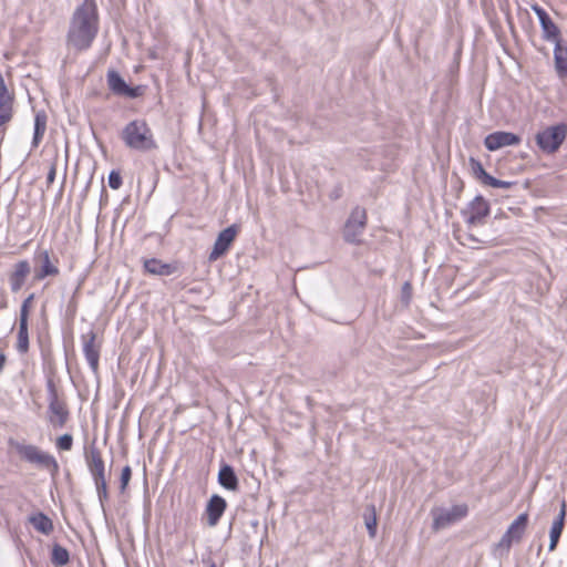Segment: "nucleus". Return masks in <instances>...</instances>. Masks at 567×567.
I'll use <instances>...</instances> for the list:
<instances>
[{"mask_svg":"<svg viewBox=\"0 0 567 567\" xmlns=\"http://www.w3.org/2000/svg\"><path fill=\"white\" fill-rule=\"evenodd\" d=\"M555 69L560 76L567 75V47L557 42L554 52Z\"/></svg>","mask_w":567,"mask_h":567,"instance_id":"nucleus-23","label":"nucleus"},{"mask_svg":"<svg viewBox=\"0 0 567 567\" xmlns=\"http://www.w3.org/2000/svg\"><path fill=\"white\" fill-rule=\"evenodd\" d=\"M104 228V218L103 216L101 215V213L99 214L97 216V219H96V243H100L102 240V230Z\"/></svg>","mask_w":567,"mask_h":567,"instance_id":"nucleus-35","label":"nucleus"},{"mask_svg":"<svg viewBox=\"0 0 567 567\" xmlns=\"http://www.w3.org/2000/svg\"><path fill=\"white\" fill-rule=\"evenodd\" d=\"M218 481L221 486L230 491H235L238 485L237 477L233 468L228 465H225L220 468L218 474Z\"/></svg>","mask_w":567,"mask_h":567,"instance_id":"nucleus-25","label":"nucleus"},{"mask_svg":"<svg viewBox=\"0 0 567 567\" xmlns=\"http://www.w3.org/2000/svg\"><path fill=\"white\" fill-rule=\"evenodd\" d=\"M226 501L217 494L213 495L208 499L205 507V518L209 527H215L218 524L220 517L226 511Z\"/></svg>","mask_w":567,"mask_h":567,"instance_id":"nucleus-11","label":"nucleus"},{"mask_svg":"<svg viewBox=\"0 0 567 567\" xmlns=\"http://www.w3.org/2000/svg\"><path fill=\"white\" fill-rule=\"evenodd\" d=\"M47 390L49 400V422L52 424L53 427L61 429L68 421L69 411L66 409L65 403L59 399L56 388L52 380H48Z\"/></svg>","mask_w":567,"mask_h":567,"instance_id":"nucleus-7","label":"nucleus"},{"mask_svg":"<svg viewBox=\"0 0 567 567\" xmlns=\"http://www.w3.org/2000/svg\"><path fill=\"white\" fill-rule=\"evenodd\" d=\"M237 235V228L235 226H230L221 230L215 241L214 248L210 252L209 259L216 260L220 256H223L235 240Z\"/></svg>","mask_w":567,"mask_h":567,"instance_id":"nucleus-14","label":"nucleus"},{"mask_svg":"<svg viewBox=\"0 0 567 567\" xmlns=\"http://www.w3.org/2000/svg\"><path fill=\"white\" fill-rule=\"evenodd\" d=\"M520 142L519 136L509 132H495L485 137L484 144L487 150L494 152L505 146L516 145Z\"/></svg>","mask_w":567,"mask_h":567,"instance_id":"nucleus-13","label":"nucleus"},{"mask_svg":"<svg viewBox=\"0 0 567 567\" xmlns=\"http://www.w3.org/2000/svg\"><path fill=\"white\" fill-rule=\"evenodd\" d=\"M83 352L90 369L96 373L99 369L100 348L95 344V336L91 332L83 336Z\"/></svg>","mask_w":567,"mask_h":567,"instance_id":"nucleus-17","label":"nucleus"},{"mask_svg":"<svg viewBox=\"0 0 567 567\" xmlns=\"http://www.w3.org/2000/svg\"><path fill=\"white\" fill-rule=\"evenodd\" d=\"M467 213L470 223H478L488 215L489 205L482 196H477L470 204Z\"/></svg>","mask_w":567,"mask_h":567,"instance_id":"nucleus-19","label":"nucleus"},{"mask_svg":"<svg viewBox=\"0 0 567 567\" xmlns=\"http://www.w3.org/2000/svg\"><path fill=\"white\" fill-rule=\"evenodd\" d=\"M86 463L96 485L103 514L106 517V507L104 503L106 501V478L104 476V461L100 451L92 447L86 452Z\"/></svg>","mask_w":567,"mask_h":567,"instance_id":"nucleus-5","label":"nucleus"},{"mask_svg":"<svg viewBox=\"0 0 567 567\" xmlns=\"http://www.w3.org/2000/svg\"><path fill=\"white\" fill-rule=\"evenodd\" d=\"M468 507L466 504H455L451 506H437L432 509V528L435 532L447 528L456 522L466 517Z\"/></svg>","mask_w":567,"mask_h":567,"instance_id":"nucleus-3","label":"nucleus"},{"mask_svg":"<svg viewBox=\"0 0 567 567\" xmlns=\"http://www.w3.org/2000/svg\"><path fill=\"white\" fill-rule=\"evenodd\" d=\"M121 185H122V178H121L120 174L116 172H112L109 175V186L112 187L113 189H117V188H120Z\"/></svg>","mask_w":567,"mask_h":567,"instance_id":"nucleus-32","label":"nucleus"},{"mask_svg":"<svg viewBox=\"0 0 567 567\" xmlns=\"http://www.w3.org/2000/svg\"><path fill=\"white\" fill-rule=\"evenodd\" d=\"M109 87L126 97H137L143 94L142 86L131 87L117 74H109Z\"/></svg>","mask_w":567,"mask_h":567,"instance_id":"nucleus-18","label":"nucleus"},{"mask_svg":"<svg viewBox=\"0 0 567 567\" xmlns=\"http://www.w3.org/2000/svg\"><path fill=\"white\" fill-rule=\"evenodd\" d=\"M145 270L155 276H169L176 271V267L172 264L163 262L158 259H148L144 262Z\"/></svg>","mask_w":567,"mask_h":567,"instance_id":"nucleus-20","label":"nucleus"},{"mask_svg":"<svg viewBox=\"0 0 567 567\" xmlns=\"http://www.w3.org/2000/svg\"><path fill=\"white\" fill-rule=\"evenodd\" d=\"M99 32V12L95 0H84L74 10L69 30L66 44L76 51L87 50Z\"/></svg>","mask_w":567,"mask_h":567,"instance_id":"nucleus-1","label":"nucleus"},{"mask_svg":"<svg viewBox=\"0 0 567 567\" xmlns=\"http://www.w3.org/2000/svg\"><path fill=\"white\" fill-rule=\"evenodd\" d=\"M103 442L106 444V433L104 434Z\"/></svg>","mask_w":567,"mask_h":567,"instance_id":"nucleus-39","label":"nucleus"},{"mask_svg":"<svg viewBox=\"0 0 567 567\" xmlns=\"http://www.w3.org/2000/svg\"><path fill=\"white\" fill-rule=\"evenodd\" d=\"M566 135L567 126L565 124H557L543 128L536 134L535 138L543 152L554 154L564 143Z\"/></svg>","mask_w":567,"mask_h":567,"instance_id":"nucleus-6","label":"nucleus"},{"mask_svg":"<svg viewBox=\"0 0 567 567\" xmlns=\"http://www.w3.org/2000/svg\"><path fill=\"white\" fill-rule=\"evenodd\" d=\"M365 226V213L361 209H355L350 215L344 226V237L348 241H357L359 235Z\"/></svg>","mask_w":567,"mask_h":567,"instance_id":"nucleus-12","label":"nucleus"},{"mask_svg":"<svg viewBox=\"0 0 567 567\" xmlns=\"http://www.w3.org/2000/svg\"><path fill=\"white\" fill-rule=\"evenodd\" d=\"M47 115L44 112H39L34 116V132L32 138V150L37 148L42 141L47 130Z\"/></svg>","mask_w":567,"mask_h":567,"instance_id":"nucleus-22","label":"nucleus"},{"mask_svg":"<svg viewBox=\"0 0 567 567\" xmlns=\"http://www.w3.org/2000/svg\"><path fill=\"white\" fill-rule=\"evenodd\" d=\"M34 299V293H30L22 302L20 308V318L21 320H29V312Z\"/></svg>","mask_w":567,"mask_h":567,"instance_id":"nucleus-30","label":"nucleus"},{"mask_svg":"<svg viewBox=\"0 0 567 567\" xmlns=\"http://www.w3.org/2000/svg\"><path fill=\"white\" fill-rule=\"evenodd\" d=\"M92 132H93V135H94V137H95L96 142L100 144V147H101L102 153H103V154H106V150L104 148L103 143H102V141H101V140H100V137H99L97 128H95L94 126H92Z\"/></svg>","mask_w":567,"mask_h":567,"instance_id":"nucleus-37","label":"nucleus"},{"mask_svg":"<svg viewBox=\"0 0 567 567\" xmlns=\"http://www.w3.org/2000/svg\"><path fill=\"white\" fill-rule=\"evenodd\" d=\"M104 190H105V187H104V185H103V186H102V194L104 193ZM102 203H103V195L101 196V204H102Z\"/></svg>","mask_w":567,"mask_h":567,"instance_id":"nucleus-38","label":"nucleus"},{"mask_svg":"<svg viewBox=\"0 0 567 567\" xmlns=\"http://www.w3.org/2000/svg\"><path fill=\"white\" fill-rule=\"evenodd\" d=\"M34 280L41 281L48 277H55L60 274L59 259L51 256L47 249H38L34 252Z\"/></svg>","mask_w":567,"mask_h":567,"instance_id":"nucleus-8","label":"nucleus"},{"mask_svg":"<svg viewBox=\"0 0 567 567\" xmlns=\"http://www.w3.org/2000/svg\"><path fill=\"white\" fill-rule=\"evenodd\" d=\"M528 515L526 513L520 514L507 528L505 534L502 536L497 544L498 548L508 549L513 543H518L527 527Z\"/></svg>","mask_w":567,"mask_h":567,"instance_id":"nucleus-10","label":"nucleus"},{"mask_svg":"<svg viewBox=\"0 0 567 567\" xmlns=\"http://www.w3.org/2000/svg\"><path fill=\"white\" fill-rule=\"evenodd\" d=\"M565 503L561 505L560 514L558 518L553 523V526L550 528V543H549V549L554 550L557 546L558 539L560 537L563 526H564V517H565Z\"/></svg>","mask_w":567,"mask_h":567,"instance_id":"nucleus-26","label":"nucleus"},{"mask_svg":"<svg viewBox=\"0 0 567 567\" xmlns=\"http://www.w3.org/2000/svg\"><path fill=\"white\" fill-rule=\"evenodd\" d=\"M31 271L30 262L27 259L19 260L12 272L9 275V285L12 292H18L23 287L29 274Z\"/></svg>","mask_w":567,"mask_h":567,"instance_id":"nucleus-15","label":"nucleus"},{"mask_svg":"<svg viewBox=\"0 0 567 567\" xmlns=\"http://www.w3.org/2000/svg\"><path fill=\"white\" fill-rule=\"evenodd\" d=\"M12 118V105L0 103V127Z\"/></svg>","mask_w":567,"mask_h":567,"instance_id":"nucleus-29","label":"nucleus"},{"mask_svg":"<svg viewBox=\"0 0 567 567\" xmlns=\"http://www.w3.org/2000/svg\"><path fill=\"white\" fill-rule=\"evenodd\" d=\"M532 9L539 19L545 39L553 41L556 44H557V42H560L559 29L551 21V19L548 17V14L538 6H533Z\"/></svg>","mask_w":567,"mask_h":567,"instance_id":"nucleus-16","label":"nucleus"},{"mask_svg":"<svg viewBox=\"0 0 567 567\" xmlns=\"http://www.w3.org/2000/svg\"><path fill=\"white\" fill-rule=\"evenodd\" d=\"M56 176V166L54 163H51L49 165V169L47 173V188H50L51 185L54 183Z\"/></svg>","mask_w":567,"mask_h":567,"instance_id":"nucleus-33","label":"nucleus"},{"mask_svg":"<svg viewBox=\"0 0 567 567\" xmlns=\"http://www.w3.org/2000/svg\"><path fill=\"white\" fill-rule=\"evenodd\" d=\"M367 525V528L369 530V535L371 537H374L375 536V533H377V518L375 517H372L370 520H368L365 523Z\"/></svg>","mask_w":567,"mask_h":567,"instance_id":"nucleus-36","label":"nucleus"},{"mask_svg":"<svg viewBox=\"0 0 567 567\" xmlns=\"http://www.w3.org/2000/svg\"><path fill=\"white\" fill-rule=\"evenodd\" d=\"M16 348L17 351L21 354H24L29 351L28 320L19 319Z\"/></svg>","mask_w":567,"mask_h":567,"instance_id":"nucleus-24","label":"nucleus"},{"mask_svg":"<svg viewBox=\"0 0 567 567\" xmlns=\"http://www.w3.org/2000/svg\"><path fill=\"white\" fill-rule=\"evenodd\" d=\"M29 522L35 530L42 533L43 535H49L53 530L52 520L42 512L32 514L29 517Z\"/></svg>","mask_w":567,"mask_h":567,"instance_id":"nucleus-21","label":"nucleus"},{"mask_svg":"<svg viewBox=\"0 0 567 567\" xmlns=\"http://www.w3.org/2000/svg\"><path fill=\"white\" fill-rule=\"evenodd\" d=\"M0 103L13 104V95L8 91L4 79L0 73Z\"/></svg>","mask_w":567,"mask_h":567,"instance_id":"nucleus-28","label":"nucleus"},{"mask_svg":"<svg viewBox=\"0 0 567 567\" xmlns=\"http://www.w3.org/2000/svg\"><path fill=\"white\" fill-rule=\"evenodd\" d=\"M471 174L483 187L497 189H511L515 183L511 181L498 179L486 172L483 165L475 158H470Z\"/></svg>","mask_w":567,"mask_h":567,"instance_id":"nucleus-9","label":"nucleus"},{"mask_svg":"<svg viewBox=\"0 0 567 567\" xmlns=\"http://www.w3.org/2000/svg\"><path fill=\"white\" fill-rule=\"evenodd\" d=\"M73 437L71 434H63L58 439L56 446L59 450L69 451L72 449Z\"/></svg>","mask_w":567,"mask_h":567,"instance_id":"nucleus-31","label":"nucleus"},{"mask_svg":"<svg viewBox=\"0 0 567 567\" xmlns=\"http://www.w3.org/2000/svg\"><path fill=\"white\" fill-rule=\"evenodd\" d=\"M125 143L136 150H151L156 146L153 133L143 121L131 122L123 131Z\"/></svg>","mask_w":567,"mask_h":567,"instance_id":"nucleus-2","label":"nucleus"},{"mask_svg":"<svg viewBox=\"0 0 567 567\" xmlns=\"http://www.w3.org/2000/svg\"><path fill=\"white\" fill-rule=\"evenodd\" d=\"M16 451L21 458L49 471L52 475H54L59 470V465L54 456L41 451L35 445L17 443Z\"/></svg>","mask_w":567,"mask_h":567,"instance_id":"nucleus-4","label":"nucleus"},{"mask_svg":"<svg viewBox=\"0 0 567 567\" xmlns=\"http://www.w3.org/2000/svg\"><path fill=\"white\" fill-rule=\"evenodd\" d=\"M131 475H132V473H131V468L128 466H126V467H124L122 470V473H121V489H124L127 486V484H128V482L131 480Z\"/></svg>","mask_w":567,"mask_h":567,"instance_id":"nucleus-34","label":"nucleus"},{"mask_svg":"<svg viewBox=\"0 0 567 567\" xmlns=\"http://www.w3.org/2000/svg\"><path fill=\"white\" fill-rule=\"evenodd\" d=\"M70 556L66 548L55 544L52 548L51 560L56 566H64L69 563Z\"/></svg>","mask_w":567,"mask_h":567,"instance_id":"nucleus-27","label":"nucleus"}]
</instances>
